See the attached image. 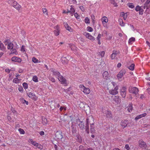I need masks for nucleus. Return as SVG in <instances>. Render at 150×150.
<instances>
[{
	"instance_id": "f257e3e1",
	"label": "nucleus",
	"mask_w": 150,
	"mask_h": 150,
	"mask_svg": "<svg viewBox=\"0 0 150 150\" xmlns=\"http://www.w3.org/2000/svg\"><path fill=\"white\" fill-rule=\"evenodd\" d=\"M139 146L145 150H150V146L146 145V143L142 140H139L138 142Z\"/></svg>"
},
{
	"instance_id": "f03ea898",
	"label": "nucleus",
	"mask_w": 150,
	"mask_h": 150,
	"mask_svg": "<svg viewBox=\"0 0 150 150\" xmlns=\"http://www.w3.org/2000/svg\"><path fill=\"white\" fill-rule=\"evenodd\" d=\"M126 73V71L125 69H122L119 72L117 75V77L119 81H122V76Z\"/></svg>"
},
{
	"instance_id": "7ed1b4c3",
	"label": "nucleus",
	"mask_w": 150,
	"mask_h": 150,
	"mask_svg": "<svg viewBox=\"0 0 150 150\" xmlns=\"http://www.w3.org/2000/svg\"><path fill=\"white\" fill-rule=\"evenodd\" d=\"M79 87L80 90L86 94H88L90 92V89L89 88L86 87L83 84L80 85Z\"/></svg>"
},
{
	"instance_id": "20e7f679",
	"label": "nucleus",
	"mask_w": 150,
	"mask_h": 150,
	"mask_svg": "<svg viewBox=\"0 0 150 150\" xmlns=\"http://www.w3.org/2000/svg\"><path fill=\"white\" fill-rule=\"evenodd\" d=\"M58 79L61 84L64 85V86H67V81L64 77L60 75L58 76Z\"/></svg>"
},
{
	"instance_id": "39448f33",
	"label": "nucleus",
	"mask_w": 150,
	"mask_h": 150,
	"mask_svg": "<svg viewBox=\"0 0 150 150\" xmlns=\"http://www.w3.org/2000/svg\"><path fill=\"white\" fill-rule=\"evenodd\" d=\"M120 95L122 97L125 98L126 97L127 92V88L125 86L122 87L120 88Z\"/></svg>"
},
{
	"instance_id": "423d86ee",
	"label": "nucleus",
	"mask_w": 150,
	"mask_h": 150,
	"mask_svg": "<svg viewBox=\"0 0 150 150\" xmlns=\"http://www.w3.org/2000/svg\"><path fill=\"white\" fill-rule=\"evenodd\" d=\"M113 101L117 104H119L121 102V99L120 97L118 96H112Z\"/></svg>"
},
{
	"instance_id": "0eeeda50",
	"label": "nucleus",
	"mask_w": 150,
	"mask_h": 150,
	"mask_svg": "<svg viewBox=\"0 0 150 150\" xmlns=\"http://www.w3.org/2000/svg\"><path fill=\"white\" fill-rule=\"evenodd\" d=\"M102 23L103 26L105 27L108 28L107 23L108 21V18L105 16L101 18Z\"/></svg>"
},
{
	"instance_id": "6e6552de",
	"label": "nucleus",
	"mask_w": 150,
	"mask_h": 150,
	"mask_svg": "<svg viewBox=\"0 0 150 150\" xmlns=\"http://www.w3.org/2000/svg\"><path fill=\"white\" fill-rule=\"evenodd\" d=\"M118 87L117 86H116L114 89H112L110 90L109 93L110 94L112 95H116L118 93Z\"/></svg>"
},
{
	"instance_id": "1a4fd4ad",
	"label": "nucleus",
	"mask_w": 150,
	"mask_h": 150,
	"mask_svg": "<svg viewBox=\"0 0 150 150\" xmlns=\"http://www.w3.org/2000/svg\"><path fill=\"white\" fill-rule=\"evenodd\" d=\"M138 91V89L136 87H130L129 88V91L131 93L136 94Z\"/></svg>"
},
{
	"instance_id": "9d476101",
	"label": "nucleus",
	"mask_w": 150,
	"mask_h": 150,
	"mask_svg": "<svg viewBox=\"0 0 150 150\" xmlns=\"http://www.w3.org/2000/svg\"><path fill=\"white\" fill-rule=\"evenodd\" d=\"M54 28L55 29V30L53 31L54 35L56 36L59 35L60 30L59 26L58 25H57L54 27Z\"/></svg>"
},
{
	"instance_id": "9b49d317",
	"label": "nucleus",
	"mask_w": 150,
	"mask_h": 150,
	"mask_svg": "<svg viewBox=\"0 0 150 150\" xmlns=\"http://www.w3.org/2000/svg\"><path fill=\"white\" fill-rule=\"evenodd\" d=\"M94 123V118L92 116L89 117L86 120V124L89 125L90 124L91 125H93Z\"/></svg>"
},
{
	"instance_id": "f8f14e48",
	"label": "nucleus",
	"mask_w": 150,
	"mask_h": 150,
	"mask_svg": "<svg viewBox=\"0 0 150 150\" xmlns=\"http://www.w3.org/2000/svg\"><path fill=\"white\" fill-rule=\"evenodd\" d=\"M27 94L29 98H31L33 100H37V98L34 93L30 92L27 93Z\"/></svg>"
},
{
	"instance_id": "ddd939ff",
	"label": "nucleus",
	"mask_w": 150,
	"mask_h": 150,
	"mask_svg": "<svg viewBox=\"0 0 150 150\" xmlns=\"http://www.w3.org/2000/svg\"><path fill=\"white\" fill-rule=\"evenodd\" d=\"M128 123V121L127 120H122L121 123L120 125L124 129L126 127Z\"/></svg>"
},
{
	"instance_id": "4468645a",
	"label": "nucleus",
	"mask_w": 150,
	"mask_h": 150,
	"mask_svg": "<svg viewBox=\"0 0 150 150\" xmlns=\"http://www.w3.org/2000/svg\"><path fill=\"white\" fill-rule=\"evenodd\" d=\"M11 61L14 62H18L20 63L22 61L21 59L19 57H17L16 56L13 57L11 58Z\"/></svg>"
},
{
	"instance_id": "2eb2a0df",
	"label": "nucleus",
	"mask_w": 150,
	"mask_h": 150,
	"mask_svg": "<svg viewBox=\"0 0 150 150\" xmlns=\"http://www.w3.org/2000/svg\"><path fill=\"white\" fill-rule=\"evenodd\" d=\"M84 35L87 38L90 40H95V38L88 33H85L84 34Z\"/></svg>"
},
{
	"instance_id": "dca6fc26",
	"label": "nucleus",
	"mask_w": 150,
	"mask_h": 150,
	"mask_svg": "<svg viewBox=\"0 0 150 150\" xmlns=\"http://www.w3.org/2000/svg\"><path fill=\"white\" fill-rule=\"evenodd\" d=\"M7 2L9 5L14 7L17 2L14 0H8Z\"/></svg>"
},
{
	"instance_id": "f3484780",
	"label": "nucleus",
	"mask_w": 150,
	"mask_h": 150,
	"mask_svg": "<svg viewBox=\"0 0 150 150\" xmlns=\"http://www.w3.org/2000/svg\"><path fill=\"white\" fill-rule=\"evenodd\" d=\"M109 77V74L108 71H105L103 74V77L105 80L108 79Z\"/></svg>"
},
{
	"instance_id": "a211bd4d",
	"label": "nucleus",
	"mask_w": 150,
	"mask_h": 150,
	"mask_svg": "<svg viewBox=\"0 0 150 150\" xmlns=\"http://www.w3.org/2000/svg\"><path fill=\"white\" fill-rule=\"evenodd\" d=\"M144 8L149 9L150 8V0H147L144 4Z\"/></svg>"
},
{
	"instance_id": "6ab92c4d",
	"label": "nucleus",
	"mask_w": 150,
	"mask_h": 150,
	"mask_svg": "<svg viewBox=\"0 0 150 150\" xmlns=\"http://www.w3.org/2000/svg\"><path fill=\"white\" fill-rule=\"evenodd\" d=\"M64 25L66 30L70 32H71L72 31V29L69 26L68 24L66 22H64Z\"/></svg>"
},
{
	"instance_id": "aec40b11",
	"label": "nucleus",
	"mask_w": 150,
	"mask_h": 150,
	"mask_svg": "<svg viewBox=\"0 0 150 150\" xmlns=\"http://www.w3.org/2000/svg\"><path fill=\"white\" fill-rule=\"evenodd\" d=\"M118 54L117 51L115 50L113 51V53L111 54L110 57L112 59H115Z\"/></svg>"
},
{
	"instance_id": "412c9836",
	"label": "nucleus",
	"mask_w": 150,
	"mask_h": 150,
	"mask_svg": "<svg viewBox=\"0 0 150 150\" xmlns=\"http://www.w3.org/2000/svg\"><path fill=\"white\" fill-rule=\"evenodd\" d=\"M33 145L35 146L38 149H42V146L40 144L36 142L35 141L34 142Z\"/></svg>"
},
{
	"instance_id": "4be33fe9",
	"label": "nucleus",
	"mask_w": 150,
	"mask_h": 150,
	"mask_svg": "<svg viewBox=\"0 0 150 150\" xmlns=\"http://www.w3.org/2000/svg\"><path fill=\"white\" fill-rule=\"evenodd\" d=\"M56 137L59 139H61L63 138V136L61 132H57L56 134Z\"/></svg>"
},
{
	"instance_id": "5701e85b",
	"label": "nucleus",
	"mask_w": 150,
	"mask_h": 150,
	"mask_svg": "<svg viewBox=\"0 0 150 150\" xmlns=\"http://www.w3.org/2000/svg\"><path fill=\"white\" fill-rule=\"evenodd\" d=\"M14 8L16 9L18 11H19L21 8V6L17 2Z\"/></svg>"
},
{
	"instance_id": "b1692460",
	"label": "nucleus",
	"mask_w": 150,
	"mask_h": 150,
	"mask_svg": "<svg viewBox=\"0 0 150 150\" xmlns=\"http://www.w3.org/2000/svg\"><path fill=\"white\" fill-rule=\"evenodd\" d=\"M126 108L129 112H131L133 109L132 104H129L128 106Z\"/></svg>"
},
{
	"instance_id": "393cba45",
	"label": "nucleus",
	"mask_w": 150,
	"mask_h": 150,
	"mask_svg": "<svg viewBox=\"0 0 150 150\" xmlns=\"http://www.w3.org/2000/svg\"><path fill=\"white\" fill-rule=\"evenodd\" d=\"M21 79L18 78H15L13 80V82L15 83H18L20 82Z\"/></svg>"
},
{
	"instance_id": "a878e982",
	"label": "nucleus",
	"mask_w": 150,
	"mask_h": 150,
	"mask_svg": "<svg viewBox=\"0 0 150 150\" xmlns=\"http://www.w3.org/2000/svg\"><path fill=\"white\" fill-rule=\"evenodd\" d=\"M79 150H93L92 148H87L86 149L85 147L82 145H80L79 147Z\"/></svg>"
},
{
	"instance_id": "bb28decb",
	"label": "nucleus",
	"mask_w": 150,
	"mask_h": 150,
	"mask_svg": "<svg viewBox=\"0 0 150 150\" xmlns=\"http://www.w3.org/2000/svg\"><path fill=\"white\" fill-rule=\"evenodd\" d=\"M62 62L63 64H66L68 62V60L65 57H62Z\"/></svg>"
},
{
	"instance_id": "cd10ccee",
	"label": "nucleus",
	"mask_w": 150,
	"mask_h": 150,
	"mask_svg": "<svg viewBox=\"0 0 150 150\" xmlns=\"http://www.w3.org/2000/svg\"><path fill=\"white\" fill-rule=\"evenodd\" d=\"M42 123L43 125H46L47 124V120L45 117H42Z\"/></svg>"
},
{
	"instance_id": "c85d7f7f",
	"label": "nucleus",
	"mask_w": 150,
	"mask_h": 150,
	"mask_svg": "<svg viewBox=\"0 0 150 150\" xmlns=\"http://www.w3.org/2000/svg\"><path fill=\"white\" fill-rule=\"evenodd\" d=\"M69 13H70L71 16H73L74 13L75 12V10L74 8L72 6L71 7L70 10L68 11Z\"/></svg>"
},
{
	"instance_id": "c756f323",
	"label": "nucleus",
	"mask_w": 150,
	"mask_h": 150,
	"mask_svg": "<svg viewBox=\"0 0 150 150\" xmlns=\"http://www.w3.org/2000/svg\"><path fill=\"white\" fill-rule=\"evenodd\" d=\"M79 126L81 129H83L84 128V123L82 122H80L79 124Z\"/></svg>"
},
{
	"instance_id": "7c9ffc66",
	"label": "nucleus",
	"mask_w": 150,
	"mask_h": 150,
	"mask_svg": "<svg viewBox=\"0 0 150 150\" xmlns=\"http://www.w3.org/2000/svg\"><path fill=\"white\" fill-rule=\"evenodd\" d=\"M135 41V38L134 37L130 38L129 40L128 43L132 44L133 42Z\"/></svg>"
},
{
	"instance_id": "2f4dec72",
	"label": "nucleus",
	"mask_w": 150,
	"mask_h": 150,
	"mask_svg": "<svg viewBox=\"0 0 150 150\" xmlns=\"http://www.w3.org/2000/svg\"><path fill=\"white\" fill-rule=\"evenodd\" d=\"M13 44L12 43L10 42L9 44H8L7 46V48L8 50H11L13 49Z\"/></svg>"
},
{
	"instance_id": "473e14b6",
	"label": "nucleus",
	"mask_w": 150,
	"mask_h": 150,
	"mask_svg": "<svg viewBox=\"0 0 150 150\" xmlns=\"http://www.w3.org/2000/svg\"><path fill=\"white\" fill-rule=\"evenodd\" d=\"M120 15L123 17V19L125 20L127 18V14L126 13H125L123 12H122L121 13Z\"/></svg>"
},
{
	"instance_id": "72a5a7b5",
	"label": "nucleus",
	"mask_w": 150,
	"mask_h": 150,
	"mask_svg": "<svg viewBox=\"0 0 150 150\" xmlns=\"http://www.w3.org/2000/svg\"><path fill=\"white\" fill-rule=\"evenodd\" d=\"M71 50L74 51H76L78 49L77 47L74 45H72L71 46Z\"/></svg>"
},
{
	"instance_id": "f704fd0d",
	"label": "nucleus",
	"mask_w": 150,
	"mask_h": 150,
	"mask_svg": "<svg viewBox=\"0 0 150 150\" xmlns=\"http://www.w3.org/2000/svg\"><path fill=\"white\" fill-rule=\"evenodd\" d=\"M106 116L108 118H112V114L110 112L107 111L106 113Z\"/></svg>"
},
{
	"instance_id": "c9c22d12",
	"label": "nucleus",
	"mask_w": 150,
	"mask_h": 150,
	"mask_svg": "<svg viewBox=\"0 0 150 150\" xmlns=\"http://www.w3.org/2000/svg\"><path fill=\"white\" fill-rule=\"evenodd\" d=\"M32 61L34 63H39L40 62L39 61V60L38 59L34 57H33L32 58Z\"/></svg>"
},
{
	"instance_id": "e433bc0d",
	"label": "nucleus",
	"mask_w": 150,
	"mask_h": 150,
	"mask_svg": "<svg viewBox=\"0 0 150 150\" xmlns=\"http://www.w3.org/2000/svg\"><path fill=\"white\" fill-rule=\"evenodd\" d=\"M118 21L120 25V26H125V23L123 22V20L122 19H120Z\"/></svg>"
},
{
	"instance_id": "4c0bfd02",
	"label": "nucleus",
	"mask_w": 150,
	"mask_h": 150,
	"mask_svg": "<svg viewBox=\"0 0 150 150\" xmlns=\"http://www.w3.org/2000/svg\"><path fill=\"white\" fill-rule=\"evenodd\" d=\"M23 87L26 90L28 88V85L27 83L25 82H24L22 84Z\"/></svg>"
},
{
	"instance_id": "58836bf2",
	"label": "nucleus",
	"mask_w": 150,
	"mask_h": 150,
	"mask_svg": "<svg viewBox=\"0 0 150 150\" xmlns=\"http://www.w3.org/2000/svg\"><path fill=\"white\" fill-rule=\"evenodd\" d=\"M110 2L111 4H113L115 7L117 6V4L114 0H110Z\"/></svg>"
},
{
	"instance_id": "ea45409f",
	"label": "nucleus",
	"mask_w": 150,
	"mask_h": 150,
	"mask_svg": "<svg viewBox=\"0 0 150 150\" xmlns=\"http://www.w3.org/2000/svg\"><path fill=\"white\" fill-rule=\"evenodd\" d=\"M53 72V74L56 76L59 75H60V73L57 71H52Z\"/></svg>"
},
{
	"instance_id": "a19ab883",
	"label": "nucleus",
	"mask_w": 150,
	"mask_h": 150,
	"mask_svg": "<svg viewBox=\"0 0 150 150\" xmlns=\"http://www.w3.org/2000/svg\"><path fill=\"white\" fill-rule=\"evenodd\" d=\"M134 64H132L128 67V68L131 70H133L134 69Z\"/></svg>"
},
{
	"instance_id": "79ce46f5",
	"label": "nucleus",
	"mask_w": 150,
	"mask_h": 150,
	"mask_svg": "<svg viewBox=\"0 0 150 150\" xmlns=\"http://www.w3.org/2000/svg\"><path fill=\"white\" fill-rule=\"evenodd\" d=\"M32 79L35 82L38 81V78L36 76H34L33 77Z\"/></svg>"
},
{
	"instance_id": "37998d69",
	"label": "nucleus",
	"mask_w": 150,
	"mask_h": 150,
	"mask_svg": "<svg viewBox=\"0 0 150 150\" xmlns=\"http://www.w3.org/2000/svg\"><path fill=\"white\" fill-rule=\"evenodd\" d=\"M0 49L1 50L3 51L5 50V48L2 43H0Z\"/></svg>"
},
{
	"instance_id": "c03bdc74",
	"label": "nucleus",
	"mask_w": 150,
	"mask_h": 150,
	"mask_svg": "<svg viewBox=\"0 0 150 150\" xmlns=\"http://www.w3.org/2000/svg\"><path fill=\"white\" fill-rule=\"evenodd\" d=\"M90 20L88 17H86L84 20L86 24H89L90 23Z\"/></svg>"
},
{
	"instance_id": "a18cd8bd",
	"label": "nucleus",
	"mask_w": 150,
	"mask_h": 150,
	"mask_svg": "<svg viewBox=\"0 0 150 150\" xmlns=\"http://www.w3.org/2000/svg\"><path fill=\"white\" fill-rule=\"evenodd\" d=\"M105 52L104 51H102L99 52V54L102 57H103L105 54Z\"/></svg>"
},
{
	"instance_id": "49530a36",
	"label": "nucleus",
	"mask_w": 150,
	"mask_h": 150,
	"mask_svg": "<svg viewBox=\"0 0 150 150\" xmlns=\"http://www.w3.org/2000/svg\"><path fill=\"white\" fill-rule=\"evenodd\" d=\"M42 10L44 13L46 15H48L47 11L46 8H43Z\"/></svg>"
},
{
	"instance_id": "de8ad7c7",
	"label": "nucleus",
	"mask_w": 150,
	"mask_h": 150,
	"mask_svg": "<svg viewBox=\"0 0 150 150\" xmlns=\"http://www.w3.org/2000/svg\"><path fill=\"white\" fill-rule=\"evenodd\" d=\"M12 50L11 51V53L14 54L16 55L18 54V52L16 49H12Z\"/></svg>"
},
{
	"instance_id": "09e8293b",
	"label": "nucleus",
	"mask_w": 150,
	"mask_h": 150,
	"mask_svg": "<svg viewBox=\"0 0 150 150\" xmlns=\"http://www.w3.org/2000/svg\"><path fill=\"white\" fill-rule=\"evenodd\" d=\"M10 42V41L9 39L5 40L4 42V43L6 45H8V44H9Z\"/></svg>"
},
{
	"instance_id": "8fccbe9b",
	"label": "nucleus",
	"mask_w": 150,
	"mask_h": 150,
	"mask_svg": "<svg viewBox=\"0 0 150 150\" xmlns=\"http://www.w3.org/2000/svg\"><path fill=\"white\" fill-rule=\"evenodd\" d=\"M86 30L88 31L89 32H92L93 31V29L90 26H88L87 27Z\"/></svg>"
},
{
	"instance_id": "3c124183",
	"label": "nucleus",
	"mask_w": 150,
	"mask_h": 150,
	"mask_svg": "<svg viewBox=\"0 0 150 150\" xmlns=\"http://www.w3.org/2000/svg\"><path fill=\"white\" fill-rule=\"evenodd\" d=\"M18 131L21 134H25V131L23 129L19 128L18 129Z\"/></svg>"
},
{
	"instance_id": "603ef678",
	"label": "nucleus",
	"mask_w": 150,
	"mask_h": 150,
	"mask_svg": "<svg viewBox=\"0 0 150 150\" xmlns=\"http://www.w3.org/2000/svg\"><path fill=\"white\" fill-rule=\"evenodd\" d=\"M128 5L129 7L130 8H134V6L133 5V4L132 3H129L128 4Z\"/></svg>"
},
{
	"instance_id": "864d4df0",
	"label": "nucleus",
	"mask_w": 150,
	"mask_h": 150,
	"mask_svg": "<svg viewBox=\"0 0 150 150\" xmlns=\"http://www.w3.org/2000/svg\"><path fill=\"white\" fill-rule=\"evenodd\" d=\"M125 148L127 150H131V149L128 144H126L125 145Z\"/></svg>"
},
{
	"instance_id": "5fc2aeb1",
	"label": "nucleus",
	"mask_w": 150,
	"mask_h": 150,
	"mask_svg": "<svg viewBox=\"0 0 150 150\" xmlns=\"http://www.w3.org/2000/svg\"><path fill=\"white\" fill-rule=\"evenodd\" d=\"M86 131L87 133H89L88 125L86 124Z\"/></svg>"
},
{
	"instance_id": "6e6d98bb",
	"label": "nucleus",
	"mask_w": 150,
	"mask_h": 150,
	"mask_svg": "<svg viewBox=\"0 0 150 150\" xmlns=\"http://www.w3.org/2000/svg\"><path fill=\"white\" fill-rule=\"evenodd\" d=\"M141 9V7L139 6H137L135 10L137 11H139Z\"/></svg>"
},
{
	"instance_id": "4d7b16f0",
	"label": "nucleus",
	"mask_w": 150,
	"mask_h": 150,
	"mask_svg": "<svg viewBox=\"0 0 150 150\" xmlns=\"http://www.w3.org/2000/svg\"><path fill=\"white\" fill-rule=\"evenodd\" d=\"M74 15L75 17H76V18L77 19H79V16L78 15V14L77 13H75L74 14Z\"/></svg>"
},
{
	"instance_id": "13d9d810",
	"label": "nucleus",
	"mask_w": 150,
	"mask_h": 150,
	"mask_svg": "<svg viewBox=\"0 0 150 150\" xmlns=\"http://www.w3.org/2000/svg\"><path fill=\"white\" fill-rule=\"evenodd\" d=\"M34 142L32 139H29L28 140V142L32 144Z\"/></svg>"
},
{
	"instance_id": "bf43d9fd",
	"label": "nucleus",
	"mask_w": 150,
	"mask_h": 150,
	"mask_svg": "<svg viewBox=\"0 0 150 150\" xmlns=\"http://www.w3.org/2000/svg\"><path fill=\"white\" fill-rule=\"evenodd\" d=\"M21 33L22 34H23V37L24 38L25 37V33L26 32L25 31H24L23 30H22L21 31Z\"/></svg>"
},
{
	"instance_id": "052dcab7",
	"label": "nucleus",
	"mask_w": 150,
	"mask_h": 150,
	"mask_svg": "<svg viewBox=\"0 0 150 150\" xmlns=\"http://www.w3.org/2000/svg\"><path fill=\"white\" fill-rule=\"evenodd\" d=\"M141 118L140 115H139L137 116L135 118V120H138L140 119H141Z\"/></svg>"
},
{
	"instance_id": "680f3d73",
	"label": "nucleus",
	"mask_w": 150,
	"mask_h": 150,
	"mask_svg": "<svg viewBox=\"0 0 150 150\" xmlns=\"http://www.w3.org/2000/svg\"><path fill=\"white\" fill-rule=\"evenodd\" d=\"M49 79L53 82H55V79L53 77H50Z\"/></svg>"
},
{
	"instance_id": "e2e57ef3",
	"label": "nucleus",
	"mask_w": 150,
	"mask_h": 150,
	"mask_svg": "<svg viewBox=\"0 0 150 150\" xmlns=\"http://www.w3.org/2000/svg\"><path fill=\"white\" fill-rule=\"evenodd\" d=\"M101 37V35L99 33L98 35V36L97 38V39L98 40H100V38Z\"/></svg>"
},
{
	"instance_id": "0e129e2a",
	"label": "nucleus",
	"mask_w": 150,
	"mask_h": 150,
	"mask_svg": "<svg viewBox=\"0 0 150 150\" xmlns=\"http://www.w3.org/2000/svg\"><path fill=\"white\" fill-rule=\"evenodd\" d=\"M141 118L144 117H145L146 115V113H143L142 114L140 115Z\"/></svg>"
},
{
	"instance_id": "69168bd1",
	"label": "nucleus",
	"mask_w": 150,
	"mask_h": 150,
	"mask_svg": "<svg viewBox=\"0 0 150 150\" xmlns=\"http://www.w3.org/2000/svg\"><path fill=\"white\" fill-rule=\"evenodd\" d=\"M80 9L83 12L85 11V9L84 7L82 6H81L79 7Z\"/></svg>"
},
{
	"instance_id": "338daca9",
	"label": "nucleus",
	"mask_w": 150,
	"mask_h": 150,
	"mask_svg": "<svg viewBox=\"0 0 150 150\" xmlns=\"http://www.w3.org/2000/svg\"><path fill=\"white\" fill-rule=\"evenodd\" d=\"M25 46L23 45L22 46L21 49V51L22 52H25Z\"/></svg>"
},
{
	"instance_id": "774afa93",
	"label": "nucleus",
	"mask_w": 150,
	"mask_h": 150,
	"mask_svg": "<svg viewBox=\"0 0 150 150\" xmlns=\"http://www.w3.org/2000/svg\"><path fill=\"white\" fill-rule=\"evenodd\" d=\"M139 11L140 14L142 15L143 14L144 11L141 8Z\"/></svg>"
}]
</instances>
